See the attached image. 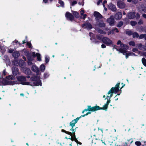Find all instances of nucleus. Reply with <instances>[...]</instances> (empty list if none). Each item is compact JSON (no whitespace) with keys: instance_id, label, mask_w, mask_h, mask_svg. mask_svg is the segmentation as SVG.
<instances>
[{"instance_id":"nucleus-1","label":"nucleus","mask_w":146,"mask_h":146,"mask_svg":"<svg viewBox=\"0 0 146 146\" xmlns=\"http://www.w3.org/2000/svg\"><path fill=\"white\" fill-rule=\"evenodd\" d=\"M30 80L31 81H34L32 84L31 83L30 84V85L31 86H38V85H41V81L40 80V78L38 76H33L31 77Z\"/></svg>"},{"instance_id":"nucleus-2","label":"nucleus","mask_w":146,"mask_h":146,"mask_svg":"<svg viewBox=\"0 0 146 146\" xmlns=\"http://www.w3.org/2000/svg\"><path fill=\"white\" fill-rule=\"evenodd\" d=\"M17 79L19 83L24 85H29L30 82H26V79L25 77L21 76L17 77Z\"/></svg>"},{"instance_id":"nucleus-3","label":"nucleus","mask_w":146,"mask_h":146,"mask_svg":"<svg viewBox=\"0 0 146 146\" xmlns=\"http://www.w3.org/2000/svg\"><path fill=\"white\" fill-rule=\"evenodd\" d=\"M120 83H119L117 84L115 86V87H112L108 92V94H110L111 93L110 95V98L113 95V93L115 92H117L119 90V86Z\"/></svg>"},{"instance_id":"nucleus-4","label":"nucleus","mask_w":146,"mask_h":146,"mask_svg":"<svg viewBox=\"0 0 146 146\" xmlns=\"http://www.w3.org/2000/svg\"><path fill=\"white\" fill-rule=\"evenodd\" d=\"M100 108V107L98 106H95L91 107L90 106H88V109H84V111H86L88 110L89 111H94L99 110Z\"/></svg>"},{"instance_id":"nucleus-5","label":"nucleus","mask_w":146,"mask_h":146,"mask_svg":"<svg viewBox=\"0 0 146 146\" xmlns=\"http://www.w3.org/2000/svg\"><path fill=\"white\" fill-rule=\"evenodd\" d=\"M102 41L103 43L107 45H110L112 44L111 40L109 38L106 37H104L102 39Z\"/></svg>"},{"instance_id":"nucleus-6","label":"nucleus","mask_w":146,"mask_h":146,"mask_svg":"<svg viewBox=\"0 0 146 146\" xmlns=\"http://www.w3.org/2000/svg\"><path fill=\"white\" fill-rule=\"evenodd\" d=\"M107 22L109 23L110 26H113L114 25L115 21L113 16H111L108 19Z\"/></svg>"},{"instance_id":"nucleus-7","label":"nucleus","mask_w":146,"mask_h":146,"mask_svg":"<svg viewBox=\"0 0 146 146\" xmlns=\"http://www.w3.org/2000/svg\"><path fill=\"white\" fill-rule=\"evenodd\" d=\"M138 8L139 11L141 12L142 11L144 13L146 12V7L143 5H139L138 6Z\"/></svg>"},{"instance_id":"nucleus-8","label":"nucleus","mask_w":146,"mask_h":146,"mask_svg":"<svg viewBox=\"0 0 146 146\" xmlns=\"http://www.w3.org/2000/svg\"><path fill=\"white\" fill-rule=\"evenodd\" d=\"M82 27L83 28L87 29H90L92 28V25L89 23H86L83 24Z\"/></svg>"},{"instance_id":"nucleus-9","label":"nucleus","mask_w":146,"mask_h":146,"mask_svg":"<svg viewBox=\"0 0 146 146\" xmlns=\"http://www.w3.org/2000/svg\"><path fill=\"white\" fill-rule=\"evenodd\" d=\"M117 5L118 7L120 9L124 8L125 7V4L121 1H119L117 2Z\"/></svg>"},{"instance_id":"nucleus-10","label":"nucleus","mask_w":146,"mask_h":146,"mask_svg":"<svg viewBox=\"0 0 146 146\" xmlns=\"http://www.w3.org/2000/svg\"><path fill=\"white\" fill-rule=\"evenodd\" d=\"M66 17L68 19L71 21H72L74 19V17L73 15L70 13L66 12Z\"/></svg>"},{"instance_id":"nucleus-11","label":"nucleus","mask_w":146,"mask_h":146,"mask_svg":"<svg viewBox=\"0 0 146 146\" xmlns=\"http://www.w3.org/2000/svg\"><path fill=\"white\" fill-rule=\"evenodd\" d=\"M80 118V117H78L73 120L70 123V125L71 126L72 128L75 125V124L77 123L78 121Z\"/></svg>"},{"instance_id":"nucleus-12","label":"nucleus","mask_w":146,"mask_h":146,"mask_svg":"<svg viewBox=\"0 0 146 146\" xmlns=\"http://www.w3.org/2000/svg\"><path fill=\"white\" fill-rule=\"evenodd\" d=\"M117 50L119 51L120 52L122 53L123 54L125 55L126 59L128 58L129 55H128V53H127V51L126 50H123L122 48H120L119 49H117Z\"/></svg>"},{"instance_id":"nucleus-13","label":"nucleus","mask_w":146,"mask_h":146,"mask_svg":"<svg viewBox=\"0 0 146 146\" xmlns=\"http://www.w3.org/2000/svg\"><path fill=\"white\" fill-rule=\"evenodd\" d=\"M12 71L13 75L14 76H16L19 74L18 69L16 67H12Z\"/></svg>"},{"instance_id":"nucleus-14","label":"nucleus","mask_w":146,"mask_h":146,"mask_svg":"<svg viewBox=\"0 0 146 146\" xmlns=\"http://www.w3.org/2000/svg\"><path fill=\"white\" fill-rule=\"evenodd\" d=\"M122 17V14L120 12H118L114 16V18L116 19L119 20Z\"/></svg>"},{"instance_id":"nucleus-15","label":"nucleus","mask_w":146,"mask_h":146,"mask_svg":"<svg viewBox=\"0 0 146 146\" xmlns=\"http://www.w3.org/2000/svg\"><path fill=\"white\" fill-rule=\"evenodd\" d=\"M109 9L113 11H116L117 9L115 6L113 4L110 3L109 5Z\"/></svg>"},{"instance_id":"nucleus-16","label":"nucleus","mask_w":146,"mask_h":146,"mask_svg":"<svg viewBox=\"0 0 146 146\" xmlns=\"http://www.w3.org/2000/svg\"><path fill=\"white\" fill-rule=\"evenodd\" d=\"M94 16L96 19H102L103 17L102 15L98 12L95 11L94 12Z\"/></svg>"},{"instance_id":"nucleus-17","label":"nucleus","mask_w":146,"mask_h":146,"mask_svg":"<svg viewBox=\"0 0 146 146\" xmlns=\"http://www.w3.org/2000/svg\"><path fill=\"white\" fill-rule=\"evenodd\" d=\"M135 17V12H132L129 13L128 15V18L129 19H133Z\"/></svg>"},{"instance_id":"nucleus-18","label":"nucleus","mask_w":146,"mask_h":146,"mask_svg":"<svg viewBox=\"0 0 146 146\" xmlns=\"http://www.w3.org/2000/svg\"><path fill=\"white\" fill-rule=\"evenodd\" d=\"M110 102V100H108L106 104H105L103 106V107L102 108L100 107V109L99 110H106L107 109L108 106L109 104V103Z\"/></svg>"},{"instance_id":"nucleus-19","label":"nucleus","mask_w":146,"mask_h":146,"mask_svg":"<svg viewBox=\"0 0 146 146\" xmlns=\"http://www.w3.org/2000/svg\"><path fill=\"white\" fill-rule=\"evenodd\" d=\"M32 55L34 57L36 56L38 60L39 61L41 60V59L40 58V55L39 53H37L35 54V52H33L32 53Z\"/></svg>"},{"instance_id":"nucleus-20","label":"nucleus","mask_w":146,"mask_h":146,"mask_svg":"<svg viewBox=\"0 0 146 146\" xmlns=\"http://www.w3.org/2000/svg\"><path fill=\"white\" fill-rule=\"evenodd\" d=\"M32 70L36 72L37 74L39 72V70L38 68L35 65H33L32 66Z\"/></svg>"},{"instance_id":"nucleus-21","label":"nucleus","mask_w":146,"mask_h":146,"mask_svg":"<svg viewBox=\"0 0 146 146\" xmlns=\"http://www.w3.org/2000/svg\"><path fill=\"white\" fill-rule=\"evenodd\" d=\"M13 56L15 58H16L18 57L20 55V53L18 51L14 52L12 54Z\"/></svg>"},{"instance_id":"nucleus-22","label":"nucleus","mask_w":146,"mask_h":146,"mask_svg":"<svg viewBox=\"0 0 146 146\" xmlns=\"http://www.w3.org/2000/svg\"><path fill=\"white\" fill-rule=\"evenodd\" d=\"M115 32L117 33L119 32V31L118 29L116 28H114L113 29L111 30L110 31V32H108V35H109L110 34H113L115 33Z\"/></svg>"},{"instance_id":"nucleus-23","label":"nucleus","mask_w":146,"mask_h":146,"mask_svg":"<svg viewBox=\"0 0 146 146\" xmlns=\"http://www.w3.org/2000/svg\"><path fill=\"white\" fill-rule=\"evenodd\" d=\"M120 47L122 49H123V50H127L128 48V46L126 44H121V45H120Z\"/></svg>"},{"instance_id":"nucleus-24","label":"nucleus","mask_w":146,"mask_h":146,"mask_svg":"<svg viewBox=\"0 0 146 146\" xmlns=\"http://www.w3.org/2000/svg\"><path fill=\"white\" fill-rule=\"evenodd\" d=\"M137 46L139 49L141 50H144V46L142 45L141 44H138Z\"/></svg>"},{"instance_id":"nucleus-25","label":"nucleus","mask_w":146,"mask_h":146,"mask_svg":"<svg viewBox=\"0 0 146 146\" xmlns=\"http://www.w3.org/2000/svg\"><path fill=\"white\" fill-rule=\"evenodd\" d=\"M72 14L76 18H78L80 16L79 13L76 11H73L72 12Z\"/></svg>"},{"instance_id":"nucleus-26","label":"nucleus","mask_w":146,"mask_h":146,"mask_svg":"<svg viewBox=\"0 0 146 146\" xmlns=\"http://www.w3.org/2000/svg\"><path fill=\"white\" fill-rule=\"evenodd\" d=\"M70 130L72 131V134L71 135H70L71 136H73L74 138L75 137V132L76 131V129H73V128H72L71 129H70Z\"/></svg>"},{"instance_id":"nucleus-27","label":"nucleus","mask_w":146,"mask_h":146,"mask_svg":"<svg viewBox=\"0 0 146 146\" xmlns=\"http://www.w3.org/2000/svg\"><path fill=\"white\" fill-rule=\"evenodd\" d=\"M99 26L101 27H105L106 25L103 22L101 21L99 23Z\"/></svg>"},{"instance_id":"nucleus-28","label":"nucleus","mask_w":146,"mask_h":146,"mask_svg":"<svg viewBox=\"0 0 146 146\" xmlns=\"http://www.w3.org/2000/svg\"><path fill=\"white\" fill-rule=\"evenodd\" d=\"M125 33L126 34L130 36L132 35L133 32L131 30H128L125 32Z\"/></svg>"},{"instance_id":"nucleus-29","label":"nucleus","mask_w":146,"mask_h":146,"mask_svg":"<svg viewBox=\"0 0 146 146\" xmlns=\"http://www.w3.org/2000/svg\"><path fill=\"white\" fill-rule=\"evenodd\" d=\"M45 69V66L44 64H42L40 67V70L42 72H43Z\"/></svg>"},{"instance_id":"nucleus-30","label":"nucleus","mask_w":146,"mask_h":146,"mask_svg":"<svg viewBox=\"0 0 146 146\" xmlns=\"http://www.w3.org/2000/svg\"><path fill=\"white\" fill-rule=\"evenodd\" d=\"M97 31L98 33L101 34H105L106 33L105 31L100 29H97Z\"/></svg>"},{"instance_id":"nucleus-31","label":"nucleus","mask_w":146,"mask_h":146,"mask_svg":"<svg viewBox=\"0 0 146 146\" xmlns=\"http://www.w3.org/2000/svg\"><path fill=\"white\" fill-rule=\"evenodd\" d=\"M142 62L143 65L146 66V59L144 58H143L142 59Z\"/></svg>"},{"instance_id":"nucleus-32","label":"nucleus","mask_w":146,"mask_h":146,"mask_svg":"<svg viewBox=\"0 0 146 146\" xmlns=\"http://www.w3.org/2000/svg\"><path fill=\"white\" fill-rule=\"evenodd\" d=\"M132 35H133V38H137L139 36L138 34L136 32H135L133 33Z\"/></svg>"},{"instance_id":"nucleus-33","label":"nucleus","mask_w":146,"mask_h":146,"mask_svg":"<svg viewBox=\"0 0 146 146\" xmlns=\"http://www.w3.org/2000/svg\"><path fill=\"white\" fill-rule=\"evenodd\" d=\"M25 73L27 74H31V71L29 69H27L25 71Z\"/></svg>"},{"instance_id":"nucleus-34","label":"nucleus","mask_w":146,"mask_h":146,"mask_svg":"<svg viewBox=\"0 0 146 146\" xmlns=\"http://www.w3.org/2000/svg\"><path fill=\"white\" fill-rule=\"evenodd\" d=\"M62 131L63 132H64V133H66L68 134L69 135H71L72 134V133H71L70 132L66 131L64 129H62Z\"/></svg>"},{"instance_id":"nucleus-35","label":"nucleus","mask_w":146,"mask_h":146,"mask_svg":"<svg viewBox=\"0 0 146 146\" xmlns=\"http://www.w3.org/2000/svg\"><path fill=\"white\" fill-rule=\"evenodd\" d=\"M130 24L132 26H134L137 24V23L135 21H131Z\"/></svg>"},{"instance_id":"nucleus-36","label":"nucleus","mask_w":146,"mask_h":146,"mask_svg":"<svg viewBox=\"0 0 146 146\" xmlns=\"http://www.w3.org/2000/svg\"><path fill=\"white\" fill-rule=\"evenodd\" d=\"M123 23L122 21H120L117 25V26L118 27H120L123 25Z\"/></svg>"},{"instance_id":"nucleus-37","label":"nucleus","mask_w":146,"mask_h":146,"mask_svg":"<svg viewBox=\"0 0 146 146\" xmlns=\"http://www.w3.org/2000/svg\"><path fill=\"white\" fill-rule=\"evenodd\" d=\"M146 36V34H142L140 35L139 36V38L140 39H142L144 38H145V37Z\"/></svg>"},{"instance_id":"nucleus-38","label":"nucleus","mask_w":146,"mask_h":146,"mask_svg":"<svg viewBox=\"0 0 146 146\" xmlns=\"http://www.w3.org/2000/svg\"><path fill=\"white\" fill-rule=\"evenodd\" d=\"M129 45L131 46H135V42L133 41H131L129 42Z\"/></svg>"},{"instance_id":"nucleus-39","label":"nucleus","mask_w":146,"mask_h":146,"mask_svg":"<svg viewBox=\"0 0 146 146\" xmlns=\"http://www.w3.org/2000/svg\"><path fill=\"white\" fill-rule=\"evenodd\" d=\"M13 63L14 65L17 66L19 65V64L18 63V61L17 60H15L13 62Z\"/></svg>"},{"instance_id":"nucleus-40","label":"nucleus","mask_w":146,"mask_h":146,"mask_svg":"<svg viewBox=\"0 0 146 146\" xmlns=\"http://www.w3.org/2000/svg\"><path fill=\"white\" fill-rule=\"evenodd\" d=\"M135 144L138 146H140L141 145V143L140 141H137L135 142Z\"/></svg>"},{"instance_id":"nucleus-41","label":"nucleus","mask_w":146,"mask_h":146,"mask_svg":"<svg viewBox=\"0 0 146 146\" xmlns=\"http://www.w3.org/2000/svg\"><path fill=\"white\" fill-rule=\"evenodd\" d=\"M132 51L133 52H136V51H137L139 53H140L141 52L140 51H138L137 49L136 48H134L132 50Z\"/></svg>"},{"instance_id":"nucleus-42","label":"nucleus","mask_w":146,"mask_h":146,"mask_svg":"<svg viewBox=\"0 0 146 146\" xmlns=\"http://www.w3.org/2000/svg\"><path fill=\"white\" fill-rule=\"evenodd\" d=\"M58 3L60 4L61 5L62 7H63L64 6V3L63 1H61V0H60L59 1Z\"/></svg>"},{"instance_id":"nucleus-43","label":"nucleus","mask_w":146,"mask_h":146,"mask_svg":"<svg viewBox=\"0 0 146 146\" xmlns=\"http://www.w3.org/2000/svg\"><path fill=\"white\" fill-rule=\"evenodd\" d=\"M96 38L99 40H100L102 38V36L101 35H96Z\"/></svg>"},{"instance_id":"nucleus-44","label":"nucleus","mask_w":146,"mask_h":146,"mask_svg":"<svg viewBox=\"0 0 146 146\" xmlns=\"http://www.w3.org/2000/svg\"><path fill=\"white\" fill-rule=\"evenodd\" d=\"M45 59L46 62L47 63L49 61V57L48 56H46L45 57Z\"/></svg>"},{"instance_id":"nucleus-45","label":"nucleus","mask_w":146,"mask_h":146,"mask_svg":"<svg viewBox=\"0 0 146 146\" xmlns=\"http://www.w3.org/2000/svg\"><path fill=\"white\" fill-rule=\"evenodd\" d=\"M138 23L139 25H140L143 24V22L142 20L141 19H140Z\"/></svg>"},{"instance_id":"nucleus-46","label":"nucleus","mask_w":146,"mask_h":146,"mask_svg":"<svg viewBox=\"0 0 146 146\" xmlns=\"http://www.w3.org/2000/svg\"><path fill=\"white\" fill-rule=\"evenodd\" d=\"M140 15L139 13H137L135 16V17L136 19H138L139 18Z\"/></svg>"},{"instance_id":"nucleus-47","label":"nucleus","mask_w":146,"mask_h":146,"mask_svg":"<svg viewBox=\"0 0 146 146\" xmlns=\"http://www.w3.org/2000/svg\"><path fill=\"white\" fill-rule=\"evenodd\" d=\"M14 50L11 49H9L8 51V52L10 53H13L14 52Z\"/></svg>"},{"instance_id":"nucleus-48","label":"nucleus","mask_w":146,"mask_h":146,"mask_svg":"<svg viewBox=\"0 0 146 146\" xmlns=\"http://www.w3.org/2000/svg\"><path fill=\"white\" fill-rule=\"evenodd\" d=\"M121 44H123L122 43L121 41L120 40H118L117 43V45L120 44V45H121Z\"/></svg>"},{"instance_id":"nucleus-49","label":"nucleus","mask_w":146,"mask_h":146,"mask_svg":"<svg viewBox=\"0 0 146 146\" xmlns=\"http://www.w3.org/2000/svg\"><path fill=\"white\" fill-rule=\"evenodd\" d=\"M132 2L133 3L136 4L138 2V0H133Z\"/></svg>"},{"instance_id":"nucleus-50","label":"nucleus","mask_w":146,"mask_h":146,"mask_svg":"<svg viewBox=\"0 0 146 146\" xmlns=\"http://www.w3.org/2000/svg\"><path fill=\"white\" fill-rule=\"evenodd\" d=\"M77 3L76 1H74L72 3V6H73L75 4H76Z\"/></svg>"},{"instance_id":"nucleus-51","label":"nucleus","mask_w":146,"mask_h":146,"mask_svg":"<svg viewBox=\"0 0 146 146\" xmlns=\"http://www.w3.org/2000/svg\"><path fill=\"white\" fill-rule=\"evenodd\" d=\"M107 2V1H106V0H105L103 2V6L104 7H105V4H106Z\"/></svg>"},{"instance_id":"nucleus-52","label":"nucleus","mask_w":146,"mask_h":146,"mask_svg":"<svg viewBox=\"0 0 146 146\" xmlns=\"http://www.w3.org/2000/svg\"><path fill=\"white\" fill-rule=\"evenodd\" d=\"M84 13V11L83 10H81L80 11L81 15H83V14Z\"/></svg>"},{"instance_id":"nucleus-53","label":"nucleus","mask_w":146,"mask_h":146,"mask_svg":"<svg viewBox=\"0 0 146 146\" xmlns=\"http://www.w3.org/2000/svg\"><path fill=\"white\" fill-rule=\"evenodd\" d=\"M128 55L129 56H132V55H135V54L133 52H130L128 53Z\"/></svg>"},{"instance_id":"nucleus-54","label":"nucleus","mask_w":146,"mask_h":146,"mask_svg":"<svg viewBox=\"0 0 146 146\" xmlns=\"http://www.w3.org/2000/svg\"><path fill=\"white\" fill-rule=\"evenodd\" d=\"M21 62H22V64H19V66L21 67H22L23 66V65H24V64H25V62H24L23 61H22Z\"/></svg>"},{"instance_id":"nucleus-55","label":"nucleus","mask_w":146,"mask_h":146,"mask_svg":"<svg viewBox=\"0 0 146 146\" xmlns=\"http://www.w3.org/2000/svg\"><path fill=\"white\" fill-rule=\"evenodd\" d=\"M106 45L104 44H102L101 45V47L102 48H106Z\"/></svg>"},{"instance_id":"nucleus-56","label":"nucleus","mask_w":146,"mask_h":146,"mask_svg":"<svg viewBox=\"0 0 146 146\" xmlns=\"http://www.w3.org/2000/svg\"><path fill=\"white\" fill-rule=\"evenodd\" d=\"M83 17H82V19H85L86 17V16H87V15L86 14H83Z\"/></svg>"},{"instance_id":"nucleus-57","label":"nucleus","mask_w":146,"mask_h":146,"mask_svg":"<svg viewBox=\"0 0 146 146\" xmlns=\"http://www.w3.org/2000/svg\"><path fill=\"white\" fill-rule=\"evenodd\" d=\"M102 2V1H101L100 0H99L97 3V5H99L100 4V3H101Z\"/></svg>"},{"instance_id":"nucleus-58","label":"nucleus","mask_w":146,"mask_h":146,"mask_svg":"<svg viewBox=\"0 0 146 146\" xmlns=\"http://www.w3.org/2000/svg\"><path fill=\"white\" fill-rule=\"evenodd\" d=\"M27 44L29 46V47H31V43L28 42L27 43Z\"/></svg>"},{"instance_id":"nucleus-59","label":"nucleus","mask_w":146,"mask_h":146,"mask_svg":"<svg viewBox=\"0 0 146 146\" xmlns=\"http://www.w3.org/2000/svg\"><path fill=\"white\" fill-rule=\"evenodd\" d=\"M4 57L5 58L6 60H7V59H8V57L7 55H5Z\"/></svg>"},{"instance_id":"nucleus-60","label":"nucleus","mask_w":146,"mask_h":146,"mask_svg":"<svg viewBox=\"0 0 146 146\" xmlns=\"http://www.w3.org/2000/svg\"><path fill=\"white\" fill-rule=\"evenodd\" d=\"M28 63L29 64V65H31V64H32V63L31 62V61H30V60L29 61V62H28Z\"/></svg>"},{"instance_id":"nucleus-61","label":"nucleus","mask_w":146,"mask_h":146,"mask_svg":"<svg viewBox=\"0 0 146 146\" xmlns=\"http://www.w3.org/2000/svg\"><path fill=\"white\" fill-rule=\"evenodd\" d=\"M142 16L144 18L146 19V14H143L142 15Z\"/></svg>"},{"instance_id":"nucleus-62","label":"nucleus","mask_w":146,"mask_h":146,"mask_svg":"<svg viewBox=\"0 0 146 146\" xmlns=\"http://www.w3.org/2000/svg\"><path fill=\"white\" fill-rule=\"evenodd\" d=\"M90 113H91V112L89 111L88 112H87L86 114H85V115H88L89 114H90Z\"/></svg>"},{"instance_id":"nucleus-63","label":"nucleus","mask_w":146,"mask_h":146,"mask_svg":"<svg viewBox=\"0 0 146 146\" xmlns=\"http://www.w3.org/2000/svg\"><path fill=\"white\" fill-rule=\"evenodd\" d=\"M9 79H10L11 80H12L13 79V78L11 76H9Z\"/></svg>"},{"instance_id":"nucleus-64","label":"nucleus","mask_w":146,"mask_h":146,"mask_svg":"<svg viewBox=\"0 0 146 146\" xmlns=\"http://www.w3.org/2000/svg\"><path fill=\"white\" fill-rule=\"evenodd\" d=\"M93 35V34L92 33H89V35L90 36H92Z\"/></svg>"}]
</instances>
